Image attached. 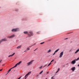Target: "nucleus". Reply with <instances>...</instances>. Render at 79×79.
<instances>
[{"instance_id": "f257e3e1", "label": "nucleus", "mask_w": 79, "mask_h": 79, "mask_svg": "<svg viewBox=\"0 0 79 79\" xmlns=\"http://www.w3.org/2000/svg\"><path fill=\"white\" fill-rule=\"evenodd\" d=\"M23 33L25 34H28L29 35L28 36V37H31V35H33V33H32V31L29 32V33H30V34H31V35L28 34V32H27V31H25L23 32Z\"/></svg>"}, {"instance_id": "f03ea898", "label": "nucleus", "mask_w": 79, "mask_h": 79, "mask_svg": "<svg viewBox=\"0 0 79 79\" xmlns=\"http://www.w3.org/2000/svg\"><path fill=\"white\" fill-rule=\"evenodd\" d=\"M19 28H17L15 29H14L12 30V32H17V31H19Z\"/></svg>"}, {"instance_id": "7ed1b4c3", "label": "nucleus", "mask_w": 79, "mask_h": 79, "mask_svg": "<svg viewBox=\"0 0 79 79\" xmlns=\"http://www.w3.org/2000/svg\"><path fill=\"white\" fill-rule=\"evenodd\" d=\"M21 63H22V61H20L18 63L16 64L13 67V68H16V67H17V66H18V65H19V64H21Z\"/></svg>"}, {"instance_id": "20e7f679", "label": "nucleus", "mask_w": 79, "mask_h": 79, "mask_svg": "<svg viewBox=\"0 0 79 79\" xmlns=\"http://www.w3.org/2000/svg\"><path fill=\"white\" fill-rule=\"evenodd\" d=\"M33 60L29 62H28L27 63V64L28 66H29V65H31V64H32V62L33 61Z\"/></svg>"}, {"instance_id": "39448f33", "label": "nucleus", "mask_w": 79, "mask_h": 79, "mask_svg": "<svg viewBox=\"0 0 79 79\" xmlns=\"http://www.w3.org/2000/svg\"><path fill=\"white\" fill-rule=\"evenodd\" d=\"M64 53V52H61L60 54V56L59 57L60 58H61L62 56H63V53Z\"/></svg>"}, {"instance_id": "423d86ee", "label": "nucleus", "mask_w": 79, "mask_h": 79, "mask_svg": "<svg viewBox=\"0 0 79 79\" xmlns=\"http://www.w3.org/2000/svg\"><path fill=\"white\" fill-rule=\"evenodd\" d=\"M76 59L74 60H73L71 62V64H75L76 63Z\"/></svg>"}, {"instance_id": "0eeeda50", "label": "nucleus", "mask_w": 79, "mask_h": 79, "mask_svg": "<svg viewBox=\"0 0 79 79\" xmlns=\"http://www.w3.org/2000/svg\"><path fill=\"white\" fill-rule=\"evenodd\" d=\"M15 35H13L10 36H8V38L10 39V38H13V37H15Z\"/></svg>"}, {"instance_id": "6e6552de", "label": "nucleus", "mask_w": 79, "mask_h": 79, "mask_svg": "<svg viewBox=\"0 0 79 79\" xmlns=\"http://www.w3.org/2000/svg\"><path fill=\"white\" fill-rule=\"evenodd\" d=\"M31 72L30 71L25 76V77H26V76H28L29 75H30L31 74Z\"/></svg>"}, {"instance_id": "1a4fd4ad", "label": "nucleus", "mask_w": 79, "mask_h": 79, "mask_svg": "<svg viewBox=\"0 0 79 79\" xmlns=\"http://www.w3.org/2000/svg\"><path fill=\"white\" fill-rule=\"evenodd\" d=\"M71 69L73 71H74L75 70V69H76V67H72Z\"/></svg>"}, {"instance_id": "9d476101", "label": "nucleus", "mask_w": 79, "mask_h": 79, "mask_svg": "<svg viewBox=\"0 0 79 79\" xmlns=\"http://www.w3.org/2000/svg\"><path fill=\"white\" fill-rule=\"evenodd\" d=\"M6 40V39H2L1 40H0V44L3 41H5Z\"/></svg>"}, {"instance_id": "9b49d317", "label": "nucleus", "mask_w": 79, "mask_h": 79, "mask_svg": "<svg viewBox=\"0 0 79 79\" xmlns=\"http://www.w3.org/2000/svg\"><path fill=\"white\" fill-rule=\"evenodd\" d=\"M15 53H14L12 55H9V56L8 57H10V56H13V55H15Z\"/></svg>"}, {"instance_id": "f8f14e48", "label": "nucleus", "mask_w": 79, "mask_h": 79, "mask_svg": "<svg viewBox=\"0 0 79 79\" xmlns=\"http://www.w3.org/2000/svg\"><path fill=\"white\" fill-rule=\"evenodd\" d=\"M21 45H20L19 46L17 47V49H19V48H21Z\"/></svg>"}, {"instance_id": "ddd939ff", "label": "nucleus", "mask_w": 79, "mask_h": 79, "mask_svg": "<svg viewBox=\"0 0 79 79\" xmlns=\"http://www.w3.org/2000/svg\"><path fill=\"white\" fill-rule=\"evenodd\" d=\"M13 68H11L8 71H7L8 73L10 71H11V69H13Z\"/></svg>"}, {"instance_id": "4468645a", "label": "nucleus", "mask_w": 79, "mask_h": 79, "mask_svg": "<svg viewBox=\"0 0 79 79\" xmlns=\"http://www.w3.org/2000/svg\"><path fill=\"white\" fill-rule=\"evenodd\" d=\"M79 51V49H78L75 52V53H77Z\"/></svg>"}, {"instance_id": "2eb2a0df", "label": "nucleus", "mask_w": 79, "mask_h": 79, "mask_svg": "<svg viewBox=\"0 0 79 79\" xmlns=\"http://www.w3.org/2000/svg\"><path fill=\"white\" fill-rule=\"evenodd\" d=\"M59 50H60L59 49H58L56 50L55 52L56 53V52H58V51Z\"/></svg>"}, {"instance_id": "dca6fc26", "label": "nucleus", "mask_w": 79, "mask_h": 79, "mask_svg": "<svg viewBox=\"0 0 79 79\" xmlns=\"http://www.w3.org/2000/svg\"><path fill=\"white\" fill-rule=\"evenodd\" d=\"M48 53H50V52H51V49H49L48 51L47 52Z\"/></svg>"}, {"instance_id": "f3484780", "label": "nucleus", "mask_w": 79, "mask_h": 79, "mask_svg": "<svg viewBox=\"0 0 79 79\" xmlns=\"http://www.w3.org/2000/svg\"><path fill=\"white\" fill-rule=\"evenodd\" d=\"M44 43H45L44 42H42V43H40V44L41 45H42V44H44Z\"/></svg>"}, {"instance_id": "a211bd4d", "label": "nucleus", "mask_w": 79, "mask_h": 79, "mask_svg": "<svg viewBox=\"0 0 79 79\" xmlns=\"http://www.w3.org/2000/svg\"><path fill=\"white\" fill-rule=\"evenodd\" d=\"M42 73H43V71H42L41 72H40L39 74H41Z\"/></svg>"}, {"instance_id": "6ab92c4d", "label": "nucleus", "mask_w": 79, "mask_h": 79, "mask_svg": "<svg viewBox=\"0 0 79 79\" xmlns=\"http://www.w3.org/2000/svg\"><path fill=\"white\" fill-rule=\"evenodd\" d=\"M75 60H76V61H77L78 60H79V57L77 58V59H75Z\"/></svg>"}, {"instance_id": "aec40b11", "label": "nucleus", "mask_w": 79, "mask_h": 79, "mask_svg": "<svg viewBox=\"0 0 79 79\" xmlns=\"http://www.w3.org/2000/svg\"><path fill=\"white\" fill-rule=\"evenodd\" d=\"M35 45V44H33V45L30 46L29 47H32V46Z\"/></svg>"}, {"instance_id": "412c9836", "label": "nucleus", "mask_w": 79, "mask_h": 79, "mask_svg": "<svg viewBox=\"0 0 79 79\" xmlns=\"http://www.w3.org/2000/svg\"><path fill=\"white\" fill-rule=\"evenodd\" d=\"M30 50V49L29 48V47H28L27 48V50Z\"/></svg>"}, {"instance_id": "4be33fe9", "label": "nucleus", "mask_w": 79, "mask_h": 79, "mask_svg": "<svg viewBox=\"0 0 79 79\" xmlns=\"http://www.w3.org/2000/svg\"><path fill=\"white\" fill-rule=\"evenodd\" d=\"M51 64V63L50 62V63L48 65V67L49 66H50V65Z\"/></svg>"}, {"instance_id": "5701e85b", "label": "nucleus", "mask_w": 79, "mask_h": 79, "mask_svg": "<svg viewBox=\"0 0 79 79\" xmlns=\"http://www.w3.org/2000/svg\"><path fill=\"white\" fill-rule=\"evenodd\" d=\"M54 61V60H52L51 61L50 63H52V62H53V61Z\"/></svg>"}, {"instance_id": "b1692460", "label": "nucleus", "mask_w": 79, "mask_h": 79, "mask_svg": "<svg viewBox=\"0 0 79 79\" xmlns=\"http://www.w3.org/2000/svg\"><path fill=\"white\" fill-rule=\"evenodd\" d=\"M42 68V66H41V67H40V68H39V69H41V68Z\"/></svg>"}, {"instance_id": "393cba45", "label": "nucleus", "mask_w": 79, "mask_h": 79, "mask_svg": "<svg viewBox=\"0 0 79 79\" xmlns=\"http://www.w3.org/2000/svg\"><path fill=\"white\" fill-rule=\"evenodd\" d=\"M55 53H56V52H54V53L53 54V55H55Z\"/></svg>"}, {"instance_id": "a878e982", "label": "nucleus", "mask_w": 79, "mask_h": 79, "mask_svg": "<svg viewBox=\"0 0 79 79\" xmlns=\"http://www.w3.org/2000/svg\"><path fill=\"white\" fill-rule=\"evenodd\" d=\"M52 77V79H54V78H53V77Z\"/></svg>"}, {"instance_id": "bb28decb", "label": "nucleus", "mask_w": 79, "mask_h": 79, "mask_svg": "<svg viewBox=\"0 0 79 79\" xmlns=\"http://www.w3.org/2000/svg\"><path fill=\"white\" fill-rule=\"evenodd\" d=\"M60 68H58V71H59L60 70Z\"/></svg>"}, {"instance_id": "cd10ccee", "label": "nucleus", "mask_w": 79, "mask_h": 79, "mask_svg": "<svg viewBox=\"0 0 79 79\" xmlns=\"http://www.w3.org/2000/svg\"><path fill=\"white\" fill-rule=\"evenodd\" d=\"M37 50V48H36V49H35L34 50V51H35V50Z\"/></svg>"}, {"instance_id": "c85d7f7f", "label": "nucleus", "mask_w": 79, "mask_h": 79, "mask_svg": "<svg viewBox=\"0 0 79 79\" xmlns=\"http://www.w3.org/2000/svg\"><path fill=\"white\" fill-rule=\"evenodd\" d=\"M59 71L58 70H57V71L56 72V73H58Z\"/></svg>"}, {"instance_id": "c756f323", "label": "nucleus", "mask_w": 79, "mask_h": 79, "mask_svg": "<svg viewBox=\"0 0 79 79\" xmlns=\"http://www.w3.org/2000/svg\"><path fill=\"white\" fill-rule=\"evenodd\" d=\"M39 76V75H36V77H38V76Z\"/></svg>"}, {"instance_id": "7c9ffc66", "label": "nucleus", "mask_w": 79, "mask_h": 79, "mask_svg": "<svg viewBox=\"0 0 79 79\" xmlns=\"http://www.w3.org/2000/svg\"><path fill=\"white\" fill-rule=\"evenodd\" d=\"M68 39V38H65V39H64V40H66Z\"/></svg>"}, {"instance_id": "2f4dec72", "label": "nucleus", "mask_w": 79, "mask_h": 79, "mask_svg": "<svg viewBox=\"0 0 79 79\" xmlns=\"http://www.w3.org/2000/svg\"><path fill=\"white\" fill-rule=\"evenodd\" d=\"M2 69H0V71H2Z\"/></svg>"}, {"instance_id": "473e14b6", "label": "nucleus", "mask_w": 79, "mask_h": 79, "mask_svg": "<svg viewBox=\"0 0 79 79\" xmlns=\"http://www.w3.org/2000/svg\"><path fill=\"white\" fill-rule=\"evenodd\" d=\"M49 73V72H47V74H48Z\"/></svg>"}, {"instance_id": "72a5a7b5", "label": "nucleus", "mask_w": 79, "mask_h": 79, "mask_svg": "<svg viewBox=\"0 0 79 79\" xmlns=\"http://www.w3.org/2000/svg\"><path fill=\"white\" fill-rule=\"evenodd\" d=\"M26 52V50H25L24 51V52Z\"/></svg>"}, {"instance_id": "f704fd0d", "label": "nucleus", "mask_w": 79, "mask_h": 79, "mask_svg": "<svg viewBox=\"0 0 79 79\" xmlns=\"http://www.w3.org/2000/svg\"><path fill=\"white\" fill-rule=\"evenodd\" d=\"M4 65H5V64L2 65V66H4Z\"/></svg>"}, {"instance_id": "c9c22d12", "label": "nucleus", "mask_w": 79, "mask_h": 79, "mask_svg": "<svg viewBox=\"0 0 79 79\" xmlns=\"http://www.w3.org/2000/svg\"><path fill=\"white\" fill-rule=\"evenodd\" d=\"M70 51H71V50H70Z\"/></svg>"}, {"instance_id": "e433bc0d", "label": "nucleus", "mask_w": 79, "mask_h": 79, "mask_svg": "<svg viewBox=\"0 0 79 79\" xmlns=\"http://www.w3.org/2000/svg\"><path fill=\"white\" fill-rule=\"evenodd\" d=\"M26 77H25V79H26Z\"/></svg>"}, {"instance_id": "4c0bfd02", "label": "nucleus", "mask_w": 79, "mask_h": 79, "mask_svg": "<svg viewBox=\"0 0 79 79\" xmlns=\"http://www.w3.org/2000/svg\"><path fill=\"white\" fill-rule=\"evenodd\" d=\"M1 61H0V63H1Z\"/></svg>"}, {"instance_id": "58836bf2", "label": "nucleus", "mask_w": 79, "mask_h": 79, "mask_svg": "<svg viewBox=\"0 0 79 79\" xmlns=\"http://www.w3.org/2000/svg\"><path fill=\"white\" fill-rule=\"evenodd\" d=\"M46 65H45V66H44V67H45V66Z\"/></svg>"}, {"instance_id": "ea45409f", "label": "nucleus", "mask_w": 79, "mask_h": 79, "mask_svg": "<svg viewBox=\"0 0 79 79\" xmlns=\"http://www.w3.org/2000/svg\"><path fill=\"white\" fill-rule=\"evenodd\" d=\"M55 63H56V62H55Z\"/></svg>"}, {"instance_id": "a19ab883", "label": "nucleus", "mask_w": 79, "mask_h": 79, "mask_svg": "<svg viewBox=\"0 0 79 79\" xmlns=\"http://www.w3.org/2000/svg\"><path fill=\"white\" fill-rule=\"evenodd\" d=\"M55 63H56V62H55Z\"/></svg>"}]
</instances>
